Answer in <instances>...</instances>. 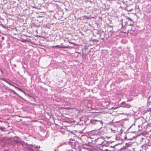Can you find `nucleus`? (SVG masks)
I'll list each match as a JSON object with an SVG mask.
<instances>
[{
  "instance_id": "obj_1",
  "label": "nucleus",
  "mask_w": 151,
  "mask_h": 151,
  "mask_svg": "<svg viewBox=\"0 0 151 151\" xmlns=\"http://www.w3.org/2000/svg\"><path fill=\"white\" fill-rule=\"evenodd\" d=\"M29 99L31 100V101H29V102H30V103L33 104L34 102H35L36 100L34 98L32 97L31 96H30L29 97Z\"/></svg>"
},
{
  "instance_id": "obj_2",
  "label": "nucleus",
  "mask_w": 151,
  "mask_h": 151,
  "mask_svg": "<svg viewBox=\"0 0 151 151\" xmlns=\"http://www.w3.org/2000/svg\"><path fill=\"white\" fill-rule=\"evenodd\" d=\"M8 83V84H9V85H10L11 86H13V87H14V88H15L18 90L19 91L22 92H23L24 91L22 90L20 88H19L16 86H15L12 84L11 83H9V82H7Z\"/></svg>"
},
{
  "instance_id": "obj_3",
  "label": "nucleus",
  "mask_w": 151,
  "mask_h": 151,
  "mask_svg": "<svg viewBox=\"0 0 151 151\" xmlns=\"http://www.w3.org/2000/svg\"><path fill=\"white\" fill-rule=\"evenodd\" d=\"M127 19H128V20L129 21L131 22H132V24L134 23V22L132 21V19L129 17L127 18Z\"/></svg>"
},
{
  "instance_id": "obj_4",
  "label": "nucleus",
  "mask_w": 151,
  "mask_h": 151,
  "mask_svg": "<svg viewBox=\"0 0 151 151\" xmlns=\"http://www.w3.org/2000/svg\"><path fill=\"white\" fill-rule=\"evenodd\" d=\"M94 121H95V122H99L102 125L103 124V122L102 121H101V120L99 121H98V120H94Z\"/></svg>"
},
{
  "instance_id": "obj_5",
  "label": "nucleus",
  "mask_w": 151,
  "mask_h": 151,
  "mask_svg": "<svg viewBox=\"0 0 151 151\" xmlns=\"http://www.w3.org/2000/svg\"><path fill=\"white\" fill-rule=\"evenodd\" d=\"M51 47L52 48H55L56 47H60L58 45H56V46H51Z\"/></svg>"
},
{
  "instance_id": "obj_6",
  "label": "nucleus",
  "mask_w": 151,
  "mask_h": 151,
  "mask_svg": "<svg viewBox=\"0 0 151 151\" xmlns=\"http://www.w3.org/2000/svg\"><path fill=\"white\" fill-rule=\"evenodd\" d=\"M12 91L14 94H15L16 95H18V94L17 93H16L14 91L12 90Z\"/></svg>"
},
{
  "instance_id": "obj_7",
  "label": "nucleus",
  "mask_w": 151,
  "mask_h": 151,
  "mask_svg": "<svg viewBox=\"0 0 151 151\" xmlns=\"http://www.w3.org/2000/svg\"><path fill=\"white\" fill-rule=\"evenodd\" d=\"M63 109H67V110H68V109H71L70 108H63Z\"/></svg>"
},
{
  "instance_id": "obj_8",
  "label": "nucleus",
  "mask_w": 151,
  "mask_h": 151,
  "mask_svg": "<svg viewBox=\"0 0 151 151\" xmlns=\"http://www.w3.org/2000/svg\"><path fill=\"white\" fill-rule=\"evenodd\" d=\"M68 42H69V43L70 44H74L73 43V42H70L69 41H68Z\"/></svg>"
},
{
  "instance_id": "obj_9",
  "label": "nucleus",
  "mask_w": 151,
  "mask_h": 151,
  "mask_svg": "<svg viewBox=\"0 0 151 151\" xmlns=\"http://www.w3.org/2000/svg\"><path fill=\"white\" fill-rule=\"evenodd\" d=\"M83 17L84 18H86V17H87L85 16H83Z\"/></svg>"
},
{
  "instance_id": "obj_10",
  "label": "nucleus",
  "mask_w": 151,
  "mask_h": 151,
  "mask_svg": "<svg viewBox=\"0 0 151 151\" xmlns=\"http://www.w3.org/2000/svg\"><path fill=\"white\" fill-rule=\"evenodd\" d=\"M123 33H126V32H123Z\"/></svg>"
},
{
  "instance_id": "obj_11",
  "label": "nucleus",
  "mask_w": 151,
  "mask_h": 151,
  "mask_svg": "<svg viewBox=\"0 0 151 151\" xmlns=\"http://www.w3.org/2000/svg\"><path fill=\"white\" fill-rule=\"evenodd\" d=\"M54 151H57L56 150H54Z\"/></svg>"
}]
</instances>
